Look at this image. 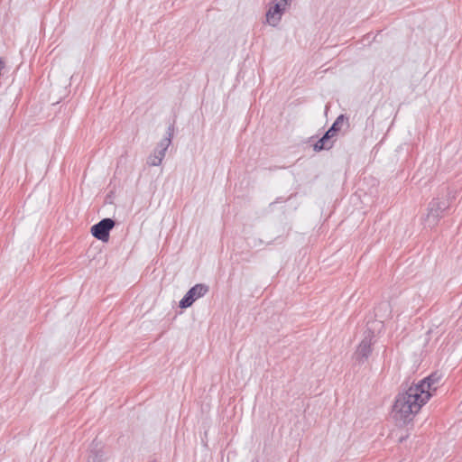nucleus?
<instances>
[{"label":"nucleus","instance_id":"nucleus-1","mask_svg":"<svg viewBox=\"0 0 462 462\" xmlns=\"http://www.w3.org/2000/svg\"><path fill=\"white\" fill-rule=\"evenodd\" d=\"M441 376L431 374L398 393L393 412L395 420L406 423L412 420L439 386Z\"/></svg>","mask_w":462,"mask_h":462},{"label":"nucleus","instance_id":"nucleus-2","mask_svg":"<svg viewBox=\"0 0 462 462\" xmlns=\"http://www.w3.org/2000/svg\"><path fill=\"white\" fill-rule=\"evenodd\" d=\"M449 205L450 202L447 198L433 199L428 205L427 214L423 218L424 224L429 227L435 226Z\"/></svg>","mask_w":462,"mask_h":462},{"label":"nucleus","instance_id":"nucleus-3","mask_svg":"<svg viewBox=\"0 0 462 462\" xmlns=\"http://www.w3.org/2000/svg\"><path fill=\"white\" fill-rule=\"evenodd\" d=\"M289 5L290 0H273L265 14L266 23L276 27Z\"/></svg>","mask_w":462,"mask_h":462},{"label":"nucleus","instance_id":"nucleus-4","mask_svg":"<svg viewBox=\"0 0 462 462\" xmlns=\"http://www.w3.org/2000/svg\"><path fill=\"white\" fill-rule=\"evenodd\" d=\"M208 291V287L205 284L199 283L188 291L182 300L180 301V308L187 309L190 307L195 300L203 297Z\"/></svg>","mask_w":462,"mask_h":462},{"label":"nucleus","instance_id":"nucleus-5","mask_svg":"<svg viewBox=\"0 0 462 462\" xmlns=\"http://www.w3.org/2000/svg\"><path fill=\"white\" fill-rule=\"evenodd\" d=\"M115 221L111 218H104L91 227V234L101 241H107L109 231L114 227Z\"/></svg>","mask_w":462,"mask_h":462},{"label":"nucleus","instance_id":"nucleus-6","mask_svg":"<svg viewBox=\"0 0 462 462\" xmlns=\"http://www.w3.org/2000/svg\"><path fill=\"white\" fill-rule=\"evenodd\" d=\"M371 346V338L365 337L360 342L354 354V358L358 364H363L368 359L372 352Z\"/></svg>","mask_w":462,"mask_h":462},{"label":"nucleus","instance_id":"nucleus-7","mask_svg":"<svg viewBox=\"0 0 462 462\" xmlns=\"http://www.w3.org/2000/svg\"><path fill=\"white\" fill-rule=\"evenodd\" d=\"M174 128L172 125H170L167 130V136L163 138L159 143L156 149H159L161 152L166 154V151L171 143V139L173 137Z\"/></svg>","mask_w":462,"mask_h":462},{"label":"nucleus","instance_id":"nucleus-8","mask_svg":"<svg viewBox=\"0 0 462 462\" xmlns=\"http://www.w3.org/2000/svg\"><path fill=\"white\" fill-rule=\"evenodd\" d=\"M164 157L165 153L161 152L159 149H155L153 152L148 157L147 163L150 166H159Z\"/></svg>","mask_w":462,"mask_h":462},{"label":"nucleus","instance_id":"nucleus-9","mask_svg":"<svg viewBox=\"0 0 462 462\" xmlns=\"http://www.w3.org/2000/svg\"><path fill=\"white\" fill-rule=\"evenodd\" d=\"M333 142L328 139V136H323L314 144V150L319 152L324 149H329L332 147Z\"/></svg>","mask_w":462,"mask_h":462},{"label":"nucleus","instance_id":"nucleus-10","mask_svg":"<svg viewBox=\"0 0 462 462\" xmlns=\"http://www.w3.org/2000/svg\"><path fill=\"white\" fill-rule=\"evenodd\" d=\"M345 121H346V118L343 115L339 116L336 121L334 122V124L332 125V126L330 127V132H337L341 129V127L343 126V125L345 124Z\"/></svg>","mask_w":462,"mask_h":462},{"label":"nucleus","instance_id":"nucleus-11","mask_svg":"<svg viewBox=\"0 0 462 462\" xmlns=\"http://www.w3.org/2000/svg\"><path fill=\"white\" fill-rule=\"evenodd\" d=\"M88 462H106V460L103 457L102 455L95 454L89 457Z\"/></svg>","mask_w":462,"mask_h":462},{"label":"nucleus","instance_id":"nucleus-12","mask_svg":"<svg viewBox=\"0 0 462 462\" xmlns=\"http://www.w3.org/2000/svg\"><path fill=\"white\" fill-rule=\"evenodd\" d=\"M384 310L385 312H391V307L388 302H383L378 307V311Z\"/></svg>","mask_w":462,"mask_h":462},{"label":"nucleus","instance_id":"nucleus-13","mask_svg":"<svg viewBox=\"0 0 462 462\" xmlns=\"http://www.w3.org/2000/svg\"><path fill=\"white\" fill-rule=\"evenodd\" d=\"M336 132H330V128L326 132L324 136H328V139H331L335 135Z\"/></svg>","mask_w":462,"mask_h":462}]
</instances>
